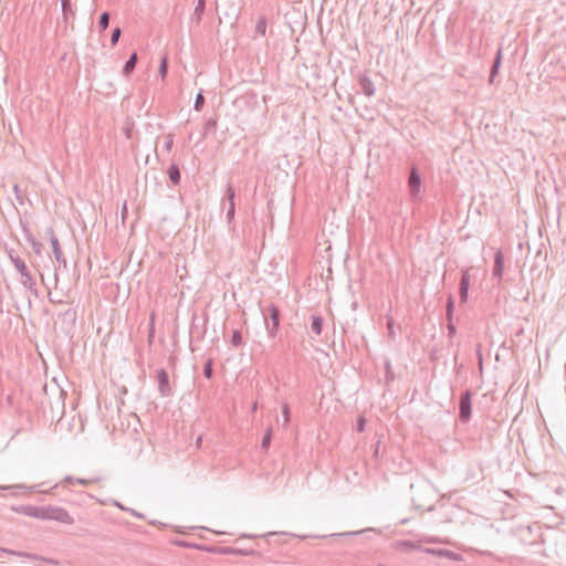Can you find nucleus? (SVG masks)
Here are the masks:
<instances>
[{
	"mask_svg": "<svg viewBox=\"0 0 566 566\" xmlns=\"http://www.w3.org/2000/svg\"><path fill=\"white\" fill-rule=\"evenodd\" d=\"M12 510L19 514L31 516L43 521H56L62 524L72 525L74 518L69 512L60 506H33V505H20L12 507Z\"/></svg>",
	"mask_w": 566,
	"mask_h": 566,
	"instance_id": "obj_1",
	"label": "nucleus"
},
{
	"mask_svg": "<svg viewBox=\"0 0 566 566\" xmlns=\"http://www.w3.org/2000/svg\"><path fill=\"white\" fill-rule=\"evenodd\" d=\"M75 483H76V478H73L72 475H66L63 478L62 481L55 483L53 486H51L48 490H40L39 488L44 484V483H41V484L31 485V486H27L25 484H13V485H8V486L0 485V491L10 490V491H12L13 495L18 494L19 491L39 492L42 494L56 495V491L59 489H67L69 490V486L73 485Z\"/></svg>",
	"mask_w": 566,
	"mask_h": 566,
	"instance_id": "obj_2",
	"label": "nucleus"
},
{
	"mask_svg": "<svg viewBox=\"0 0 566 566\" xmlns=\"http://www.w3.org/2000/svg\"><path fill=\"white\" fill-rule=\"evenodd\" d=\"M260 310L264 318L268 335L270 338H274L280 328L281 311L274 303H270L266 306H260Z\"/></svg>",
	"mask_w": 566,
	"mask_h": 566,
	"instance_id": "obj_3",
	"label": "nucleus"
},
{
	"mask_svg": "<svg viewBox=\"0 0 566 566\" xmlns=\"http://www.w3.org/2000/svg\"><path fill=\"white\" fill-rule=\"evenodd\" d=\"M472 416V391L464 390L459 399V420L462 423H468Z\"/></svg>",
	"mask_w": 566,
	"mask_h": 566,
	"instance_id": "obj_4",
	"label": "nucleus"
},
{
	"mask_svg": "<svg viewBox=\"0 0 566 566\" xmlns=\"http://www.w3.org/2000/svg\"><path fill=\"white\" fill-rule=\"evenodd\" d=\"M226 203H228L227 222L228 224H232L235 217V189L230 182L227 185L226 193L221 201L223 207Z\"/></svg>",
	"mask_w": 566,
	"mask_h": 566,
	"instance_id": "obj_5",
	"label": "nucleus"
},
{
	"mask_svg": "<svg viewBox=\"0 0 566 566\" xmlns=\"http://www.w3.org/2000/svg\"><path fill=\"white\" fill-rule=\"evenodd\" d=\"M20 273V283L29 290L34 296H38V289L35 284V280L33 279L30 270L28 269L25 262L21 265L17 264L15 269Z\"/></svg>",
	"mask_w": 566,
	"mask_h": 566,
	"instance_id": "obj_6",
	"label": "nucleus"
},
{
	"mask_svg": "<svg viewBox=\"0 0 566 566\" xmlns=\"http://www.w3.org/2000/svg\"><path fill=\"white\" fill-rule=\"evenodd\" d=\"M158 391L161 397H171L174 395L172 387L169 381V375L166 369L157 370Z\"/></svg>",
	"mask_w": 566,
	"mask_h": 566,
	"instance_id": "obj_7",
	"label": "nucleus"
},
{
	"mask_svg": "<svg viewBox=\"0 0 566 566\" xmlns=\"http://www.w3.org/2000/svg\"><path fill=\"white\" fill-rule=\"evenodd\" d=\"M48 233L50 234V241L52 245V252L54 255L55 261L59 263V266L63 265L66 268V259L63 254L62 248L60 245L59 239L56 238L54 230L52 228L48 229Z\"/></svg>",
	"mask_w": 566,
	"mask_h": 566,
	"instance_id": "obj_8",
	"label": "nucleus"
},
{
	"mask_svg": "<svg viewBox=\"0 0 566 566\" xmlns=\"http://www.w3.org/2000/svg\"><path fill=\"white\" fill-rule=\"evenodd\" d=\"M408 188L411 197L416 198L421 188V176L418 168L413 165L410 168L409 177H408Z\"/></svg>",
	"mask_w": 566,
	"mask_h": 566,
	"instance_id": "obj_9",
	"label": "nucleus"
},
{
	"mask_svg": "<svg viewBox=\"0 0 566 566\" xmlns=\"http://www.w3.org/2000/svg\"><path fill=\"white\" fill-rule=\"evenodd\" d=\"M471 275L470 269L463 270L461 273V279L459 283V297L460 303H467L469 297V289H470Z\"/></svg>",
	"mask_w": 566,
	"mask_h": 566,
	"instance_id": "obj_10",
	"label": "nucleus"
},
{
	"mask_svg": "<svg viewBox=\"0 0 566 566\" xmlns=\"http://www.w3.org/2000/svg\"><path fill=\"white\" fill-rule=\"evenodd\" d=\"M423 553L434 555L438 557H446L454 562H462L463 556L459 553L446 549V548H423Z\"/></svg>",
	"mask_w": 566,
	"mask_h": 566,
	"instance_id": "obj_11",
	"label": "nucleus"
},
{
	"mask_svg": "<svg viewBox=\"0 0 566 566\" xmlns=\"http://www.w3.org/2000/svg\"><path fill=\"white\" fill-rule=\"evenodd\" d=\"M0 552L4 553L7 555L21 556V557H25V558L33 559V560H43L45 563H51V564L57 563L56 560H54L52 558H46V557L40 556L38 554H33V553L19 552V551H13V549L3 548V547H0Z\"/></svg>",
	"mask_w": 566,
	"mask_h": 566,
	"instance_id": "obj_12",
	"label": "nucleus"
},
{
	"mask_svg": "<svg viewBox=\"0 0 566 566\" xmlns=\"http://www.w3.org/2000/svg\"><path fill=\"white\" fill-rule=\"evenodd\" d=\"M504 272V255L501 251H497L494 254V265H493V276L496 277L499 281L502 280Z\"/></svg>",
	"mask_w": 566,
	"mask_h": 566,
	"instance_id": "obj_13",
	"label": "nucleus"
},
{
	"mask_svg": "<svg viewBox=\"0 0 566 566\" xmlns=\"http://www.w3.org/2000/svg\"><path fill=\"white\" fill-rule=\"evenodd\" d=\"M502 59H503V54H502V48L500 46L495 56H494V60H493V63H492V66H491V70H490V75H489V83L490 84H493L494 83V80H495V76L499 74V71H500V67H501V64H502Z\"/></svg>",
	"mask_w": 566,
	"mask_h": 566,
	"instance_id": "obj_14",
	"label": "nucleus"
},
{
	"mask_svg": "<svg viewBox=\"0 0 566 566\" xmlns=\"http://www.w3.org/2000/svg\"><path fill=\"white\" fill-rule=\"evenodd\" d=\"M358 82H359V86H360L363 93L366 96L370 97L375 94V85L371 82V80L369 78V76H367L366 74H363L359 76Z\"/></svg>",
	"mask_w": 566,
	"mask_h": 566,
	"instance_id": "obj_15",
	"label": "nucleus"
},
{
	"mask_svg": "<svg viewBox=\"0 0 566 566\" xmlns=\"http://www.w3.org/2000/svg\"><path fill=\"white\" fill-rule=\"evenodd\" d=\"M167 175L172 186H178L180 184L181 174L179 166L176 163L170 164Z\"/></svg>",
	"mask_w": 566,
	"mask_h": 566,
	"instance_id": "obj_16",
	"label": "nucleus"
},
{
	"mask_svg": "<svg viewBox=\"0 0 566 566\" xmlns=\"http://www.w3.org/2000/svg\"><path fill=\"white\" fill-rule=\"evenodd\" d=\"M137 62H138V55L136 52H134L129 55L128 60L124 64V67L122 71L123 75L128 77L134 72Z\"/></svg>",
	"mask_w": 566,
	"mask_h": 566,
	"instance_id": "obj_17",
	"label": "nucleus"
},
{
	"mask_svg": "<svg viewBox=\"0 0 566 566\" xmlns=\"http://www.w3.org/2000/svg\"><path fill=\"white\" fill-rule=\"evenodd\" d=\"M324 319L319 314H314L311 316V329L312 332L319 336L323 332Z\"/></svg>",
	"mask_w": 566,
	"mask_h": 566,
	"instance_id": "obj_18",
	"label": "nucleus"
},
{
	"mask_svg": "<svg viewBox=\"0 0 566 566\" xmlns=\"http://www.w3.org/2000/svg\"><path fill=\"white\" fill-rule=\"evenodd\" d=\"M174 544L177 546H180V547H185V548H196V549L211 552V553H213L216 551L214 548H208L205 545L189 543L186 541H175Z\"/></svg>",
	"mask_w": 566,
	"mask_h": 566,
	"instance_id": "obj_19",
	"label": "nucleus"
},
{
	"mask_svg": "<svg viewBox=\"0 0 566 566\" xmlns=\"http://www.w3.org/2000/svg\"><path fill=\"white\" fill-rule=\"evenodd\" d=\"M61 4H62L63 20H64V22H67L69 17L75 15V12L72 8L71 0H61Z\"/></svg>",
	"mask_w": 566,
	"mask_h": 566,
	"instance_id": "obj_20",
	"label": "nucleus"
},
{
	"mask_svg": "<svg viewBox=\"0 0 566 566\" xmlns=\"http://www.w3.org/2000/svg\"><path fill=\"white\" fill-rule=\"evenodd\" d=\"M155 321H156V314L155 312H151L149 315V325H148V335H147V342L148 345L151 346L155 338Z\"/></svg>",
	"mask_w": 566,
	"mask_h": 566,
	"instance_id": "obj_21",
	"label": "nucleus"
},
{
	"mask_svg": "<svg viewBox=\"0 0 566 566\" xmlns=\"http://www.w3.org/2000/svg\"><path fill=\"white\" fill-rule=\"evenodd\" d=\"M218 126L217 118H209L205 123L202 136L205 137L208 133H216Z\"/></svg>",
	"mask_w": 566,
	"mask_h": 566,
	"instance_id": "obj_22",
	"label": "nucleus"
},
{
	"mask_svg": "<svg viewBox=\"0 0 566 566\" xmlns=\"http://www.w3.org/2000/svg\"><path fill=\"white\" fill-rule=\"evenodd\" d=\"M271 440H272V428L269 427L262 438L261 449L266 451L271 446Z\"/></svg>",
	"mask_w": 566,
	"mask_h": 566,
	"instance_id": "obj_23",
	"label": "nucleus"
},
{
	"mask_svg": "<svg viewBox=\"0 0 566 566\" xmlns=\"http://www.w3.org/2000/svg\"><path fill=\"white\" fill-rule=\"evenodd\" d=\"M203 376L208 379L213 377V359L209 358L203 365Z\"/></svg>",
	"mask_w": 566,
	"mask_h": 566,
	"instance_id": "obj_24",
	"label": "nucleus"
},
{
	"mask_svg": "<svg viewBox=\"0 0 566 566\" xmlns=\"http://www.w3.org/2000/svg\"><path fill=\"white\" fill-rule=\"evenodd\" d=\"M102 481L101 476H93L90 479H83V478H76V483L83 485V486H90L92 484H96Z\"/></svg>",
	"mask_w": 566,
	"mask_h": 566,
	"instance_id": "obj_25",
	"label": "nucleus"
},
{
	"mask_svg": "<svg viewBox=\"0 0 566 566\" xmlns=\"http://www.w3.org/2000/svg\"><path fill=\"white\" fill-rule=\"evenodd\" d=\"M108 25H109V13L105 11L99 15L98 28L101 29V31H105L108 28Z\"/></svg>",
	"mask_w": 566,
	"mask_h": 566,
	"instance_id": "obj_26",
	"label": "nucleus"
},
{
	"mask_svg": "<svg viewBox=\"0 0 566 566\" xmlns=\"http://www.w3.org/2000/svg\"><path fill=\"white\" fill-rule=\"evenodd\" d=\"M60 317H62L64 321H69L70 323L74 324L76 321V311L73 308H69L65 312L61 313Z\"/></svg>",
	"mask_w": 566,
	"mask_h": 566,
	"instance_id": "obj_27",
	"label": "nucleus"
},
{
	"mask_svg": "<svg viewBox=\"0 0 566 566\" xmlns=\"http://www.w3.org/2000/svg\"><path fill=\"white\" fill-rule=\"evenodd\" d=\"M231 344L234 347H239L243 344L242 334L239 329L232 331Z\"/></svg>",
	"mask_w": 566,
	"mask_h": 566,
	"instance_id": "obj_28",
	"label": "nucleus"
},
{
	"mask_svg": "<svg viewBox=\"0 0 566 566\" xmlns=\"http://www.w3.org/2000/svg\"><path fill=\"white\" fill-rule=\"evenodd\" d=\"M255 32L260 35H265L266 32V19L261 17L255 24Z\"/></svg>",
	"mask_w": 566,
	"mask_h": 566,
	"instance_id": "obj_29",
	"label": "nucleus"
},
{
	"mask_svg": "<svg viewBox=\"0 0 566 566\" xmlns=\"http://www.w3.org/2000/svg\"><path fill=\"white\" fill-rule=\"evenodd\" d=\"M158 73L161 78H165L168 73V59L167 56H164L160 61Z\"/></svg>",
	"mask_w": 566,
	"mask_h": 566,
	"instance_id": "obj_30",
	"label": "nucleus"
},
{
	"mask_svg": "<svg viewBox=\"0 0 566 566\" xmlns=\"http://www.w3.org/2000/svg\"><path fill=\"white\" fill-rule=\"evenodd\" d=\"M8 256L10 259V261L12 262V264L14 265V268L17 269V264H22L24 261L14 252L13 249H10L8 250Z\"/></svg>",
	"mask_w": 566,
	"mask_h": 566,
	"instance_id": "obj_31",
	"label": "nucleus"
},
{
	"mask_svg": "<svg viewBox=\"0 0 566 566\" xmlns=\"http://www.w3.org/2000/svg\"><path fill=\"white\" fill-rule=\"evenodd\" d=\"M400 546L406 549H419L421 552H423V548H424V547L420 546L417 542H411V541H402L400 543Z\"/></svg>",
	"mask_w": 566,
	"mask_h": 566,
	"instance_id": "obj_32",
	"label": "nucleus"
},
{
	"mask_svg": "<svg viewBox=\"0 0 566 566\" xmlns=\"http://www.w3.org/2000/svg\"><path fill=\"white\" fill-rule=\"evenodd\" d=\"M206 103L202 92H199L195 98L193 108L200 112Z\"/></svg>",
	"mask_w": 566,
	"mask_h": 566,
	"instance_id": "obj_33",
	"label": "nucleus"
},
{
	"mask_svg": "<svg viewBox=\"0 0 566 566\" xmlns=\"http://www.w3.org/2000/svg\"><path fill=\"white\" fill-rule=\"evenodd\" d=\"M21 227H22V231H23L25 240L31 244L35 240V237L32 234V232L30 231V229L28 228V226L25 223L21 222Z\"/></svg>",
	"mask_w": 566,
	"mask_h": 566,
	"instance_id": "obj_34",
	"label": "nucleus"
},
{
	"mask_svg": "<svg viewBox=\"0 0 566 566\" xmlns=\"http://www.w3.org/2000/svg\"><path fill=\"white\" fill-rule=\"evenodd\" d=\"M66 298H55L52 296L51 292H49V301L52 304H71L73 301L69 298V295H65Z\"/></svg>",
	"mask_w": 566,
	"mask_h": 566,
	"instance_id": "obj_35",
	"label": "nucleus"
},
{
	"mask_svg": "<svg viewBox=\"0 0 566 566\" xmlns=\"http://www.w3.org/2000/svg\"><path fill=\"white\" fill-rule=\"evenodd\" d=\"M120 35H122L120 28L116 27L115 29H113L112 35H111V43H112V45H116L117 44Z\"/></svg>",
	"mask_w": 566,
	"mask_h": 566,
	"instance_id": "obj_36",
	"label": "nucleus"
},
{
	"mask_svg": "<svg viewBox=\"0 0 566 566\" xmlns=\"http://www.w3.org/2000/svg\"><path fill=\"white\" fill-rule=\"evenodd\" d=\"M13 191H14L17 201L20 205H23L24 203V198H23L22 191H21V189H20L18 184L13 185Z\"/></svg>",
	"mask_w": 566,
	"mask_h": 566,
	"instance_id": "obj_37",
	"label": "nucleus"
},
{
	"mask_svg": "<svg viewBox=\"0 0 566 566\" xmlns=\"http://www.w3.org/2000/svg\"><path fill=\"white\" fill-rule=\"evenodd\" d=\"M205 9H206V0H198V3L195 9V14H197L200 18L201 14H203Z\"/></svg>",
	"mask_w": 566,
	"mask_h": 566,
	"instance_id": "obj_38",
	"label": "nucleus"
},
{
	"mask_svg": "<svg viewBox=\"0 0 566 566\" xmlns=\"http://www.w3.org/2000/svg\"><path fill=\"white\" fill-rule=\"evenodd\" d=\"M282 415H283V418H284V426H286L290 422V417H291L290 407H289L287 403H283V406H282Z\"/></svg>",
	"mask_w": 566,
	"mask_h": 566,
	"instance_id": "obj_39",
	"label": "nucleus"
},
{
	"mask_svg": "<svg viewBox=\"0 0 566 566\" xmlns=\"http://www.w3.org/2000/svg\"><path fill=\"white\" fill-rule=\"evenodd\" d=\"M31 247H32V250L33 252L36 254V255H41L42 253V250H43V244L38 241L36 239L31 243Z\"/></svg>",
	"mask_w": 566,
	"mask_h": 566,
	"instance_id": "obj_40",
	"label": "nucleus"
},
{
	"mask_svg": "<svg viewBox=\"0 0 566 566\" xmlns=\"http://www.w3.org/2000/svg\"><path fill=\"white\" fill-rule=\"evenodd\" d=\"M387 329H388V337L390 339H395V331H394V319L391 317H389L387 319Z\"/></svg>",
	"mask_w": 566,
	"mask_h": 566,
	"instance_id": "obj_41",
	"label": "nucleus"
},
{
	"mask_svg": "<svg viewBox=\"0 0 566 566\" xmlns=\"http://www.w3.org/2000/svg\"><path fill=\"white\" fill-rule=\"evenodd\" d=\"M365 428H366V419H365V417L359 416L357 419V423H356V430L358 432H363V431H365Z\"/></svg>",
	"mask_w": 566,
	"mask_h": 566,
	"instance_id": "obj_42",
	"label": "nucleus"
},
{
	"mask_svg": "<svg viewBox=\"0 0 566 566\" xmlns=\"http://www.w3.org/2000/svg\"><path fill=\"white\" fill-rule=\"evenodd\" d=\"M216 551L214 552H218L220 554H237V551L234 547H219V548H216L213 547Z\"/></svg>",
	"mask_w": 566,
	"mask_h": 566,
	"instance_id": "obj_43",
	"label": "nucleus"
},
{
	"mask_svg": "<svg viewBox=\"0 0 566 566\" xmlns=\"http://www.w3.org/2000/svg\"><path fill=\"white\" fill-rule=\"evenodd\" d=\"M174 145V135L168 134L166 135V142H165V149L169 153Z\"/></svg>",
	"mask_w": 566,
	"mask_h": 566,
	"instance_id": "obj_44",
	"label": "nucleus"
},
{
	"mask_svg": "<svg viewBox=\"0 0 566 566\" xmlns=\"http://www.w3.org/2000/svg\"><path fill=\"white\" fill-rule=\"evenodd\" d=\"M446 311L454 312V298L452 294H450L447 298Z\"/></svg>",
	"mask_w": 566,
	"mask_h": 566,
	"instance_id": "obj_45",
	"label": "nucleus"
},
{
	"mask_svg": "<svg viewBox=\"0 0 566 566\" xmlns=\"http://www.w3.org/2000/svg\"><path fill=\"white\" fill-rule=\"evenodd\" d=\"M448 329V338L452 339L453 336L457 334V326L454 323L447 324Z\"/></svg>",
	"mask_w": 566,
	"mask_h": 566,
	"instance_id": "obj_46",
	"label": "nucleus"
},
{
	"mask_svg": "<svg viewBox=\"0 0 566 566\" xmlns=\"http://www.w3.org/2000/svg\"><path fill=\"white\" fill-rule=\"evenodd\" d=\"M357 534H360V532H343V533H338V534H332L331 536L332 537H335V536H354V535H357Z\"/></svg>",
	"mask_w": 566,
	"mask_h": 566,
	"instance_id": "obj_47",
	"label": "nucleus"
},
{
	"mask_svg": "<svg viewBox=\"0 0 566 566\" xmlns=\"http://www.w3.org/2000/svg\"><path fill=\"white\" fill-rule=\"evenodd\" d=\"M235 551H237L235 555H241V556H248V555L254 554V551H245V549H240V548H235Z\"/></svg>",
	"mask_w": 566,
	"mask_h": 566,
	"instance_id": "obj_48",
	"label": "nucleus"
},
{
	"mask_svg": "<svg viewBox=\"0 0 566 566\" xmlns=\"http://www.w3.org/2000/svg\"><path fill=\"white\" fill-rule=\"evenodd\" d=\"M127 213H128L127 205H126V202H124V205L122 207V211H120V216H122L123 221H125V219L127 218Z\"/></svg>",
	"mask_w": 566,
	"mask_h": 566,
	"instance_id": "obj_49",
	"label": "nucleus"
},
{
	"mask_svg": "<svg viewBox=\"0 0 566 566\" xmlns=\"http://www.w3.org/2000/svg\"><path fill=\"white\" fill-rule=\"evenodd\" d=\"M453 313H454V312H447V311H446V321H447V324L453 323Z\"/></svg>",
	"mask_w": 566,
	"mask_h": 566,
	"instance_id": "obj_50",
	"label": "nucleus"
},
{
	"mask_svg": "<svg viewBox=\"0 0 566 566\" xmlns=\"http://www.w3.org/2000/svg\"><path fill=\"white\" fill-rule=\"evenodd\" d=\"M127 511H128L132 515H135V516H137V517H139V518H143V517H144V516H143V514H140V513L136 512L134 509H127Z\"/></svg>",
	"mask_w": 566,
	"mask_h": 566,
	"instance_id": "obj_51",
	"label": "nucleus"
},
{
	"mask_svg": "<svg viewBox=\"0 0 566 566\" xmlns=\"http://www.w3.org/2000/svg\"><path fill=\"white\" fill-rule=\"evenodd\" d=\"M476 354L479 356L480 363H482L481 345L478 346Z\"/></svg>",
	"mask_w": 566,
	"mask_h": 566,
	"instance_id": "obj_52",
	"label": "nucleus"
},
{
	"mask_svg": "<svg viewBox=\"0 0 566 566\" xmlns=\"http://www.w3.org/2000/svg\"><path fill=\"white\" fill-rule=\"evenodd\" d=\"M54 281H55V286H56V285H57V282H59L57 268L55 269V273H54Z\"/></svg>",
	"mask_w": 566,
	"mask_h": 566,
	"instance_id": "obj_53",
	"label": "nucleus"
},
{
	"mask_svg": "<svg viewBox=\"0 0 566 566\" xmlns=\"http://www.w3.org/2000/svg\"><path fill=\"white\" fill-rule=\"evenodd\" d=\"M116 506L119 507L123 511H127V507L123 506V504L116 502Z\"/></svg>",
	"mask_w": 566,
	"mask_h": 566,
	"instance_id": "obj_54",
	"label": "nucleus"
},
{
	"mask_svg": "<svg viewBox=\"0 0 566 566\" xmlns=\"http://www.w3.org/2000/svg\"><path fill=\"white\" fill-rule=\"evenodd\" d=\"M426 542H428V543H436V542H440V541L437 539V538H427Z\"/></svg>",
	"mask_w": 566,
	"mask_h": 566,
	"instance_id": "obj_55",
	"label": "nucleus"
},
{
	"mask_svg": "<svg viewBox=\"0 0 566 566\" xmlns=\"http://www.w3.org/2000/svg\"><path fill=\"white\" fill-rule=\"evenodd\" d=\"M126 136H127V138H130V130L129 129L126 130Z\"/></svg>",
	"mask_w": 566,
	"mask_h": 566,
	"instance_id": "obj_56",
	"label": "nucleus"
},
{
	"mask_svg": "<svg viewBox=\"0 0 566 566\" xmlns=\"http://www.w3.org/2000/svg\"><path fill=\"white\" fill-rule=\"evenodd\" d=\"M83 496H87V497H93L92 495L87 494V493H81Z\"/></svg>",
	"mask_w": 566,
	"mask_h": 566,
	"instance_id": "obj_57",
	"label": "nucleus"
},
{
	"mask_svg": "<svg viewBox=\"0 0 566 566\" xmlns=\"http://www.w3.org/2000/svg\"><path fill=\"white\" fill-rule=\"evenodd\" d=\"M201 442V437L197 439V443L199 444Z\"/></svg>",
	"mask_w": 566,
	"mask_h": 566,
	"instance_id": "obj_58",
	"label": "nucleus"
},
{
	"mask_svg": "<svg viewBox=\"0 0 566 566\" xmlns=\"http://www.w3.org/2000/svg\"><path fill=\"white\" fill-rule=\"evenodd\" d=\"M321 537H322V538H325V537H326V535H322Z\"/></svg>",
	"mask_w": 566,
	"mask_h": 566,
	"instance_id": "obj_59",
	"label": "nucleus"
},
{
	"mask_svg": "<svg viewBox=\"0 0 566 566\" xmlns=\"http://www.w3.org/2000/svg\"><path fill=\"white\" fill-rule=\"evenodd\" d=\"M378 566H386V565H384V564H379Z\"/></svg>",
	"mask_w": 566,
	"mask_h": 566,
	"instance_id": "obj_60",
	"label": "nucleus"
}]
</instances>
